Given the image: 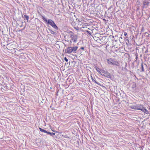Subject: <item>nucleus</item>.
Returning <instances> with one entry per match:
<instances>
[{
    "label": "nucleus",
    "instance_id": "f257e3e1",
    "mask_svg": "<svg viewBox=\"0 0 150 150\" xmlns=\"http://www.w3.org/2000/svg\"><path fill=\"white\" fill-rule=\"evenodd\" d=\"M68 33L70 38V42L71 43L72 42L74 43L76 42L78 38V36L77 35L75 34L74 32L71 31H69Z\"/></svg>",
    "mask_w": 150,
    "mask_h": 150
},
{
    "label": "nucleus",
    "instance_id": "f03ea898",
    "mask_svg": "<svg viewBox=\"0 0 150 150\" xmlns=\"http://www.w3.org/2000/svg\"><path fill=\"white\" fill-rule=\"evenodd\" d=\"M78 48V46L69 47L65 50V52L69 54H70L71 53H75Z\"/></svg>",
    "mask_w": 150,
    "mask_h": 150
},
{
    "label": "nucleus",
    "instance_id": "7ed1b4c3",
    "mask_svg": "<svg viewBox=\"0 0 150 150\" xmlns=\"http://www.w3.org/2000/svg\"><path fill=\"white\" fill-rule=\"evenodd\" d=\"M42 19L47 23L50 25L51 26L55 29H57L58 28L54 22L51 19H49L48 20L44 17H42Z\"/></svg>",
    "mask_w": 150,
    "mask_h": 150
},
{
    "label": "nucleus",
    "instance_id": "20e7f679",
    "mask_svg": "<svg viewBox=\"0 0 150 150\" xmlns=\"http://www.w3.org/2000/svg\"><path fill=\"white\" fill-rule=\"evenodd\" d=\"M107 63L109 65L119 66V64L118 61L115 59H113L112 58H110L107 59Z\"/></svg>",
    "mask_w": 150,
    "mask_h": 150
},
{
    "label": "nucleus",
    "instance_id": "39448f33",
    "mask_svg": "<svg viewBox=\"0 0 150 150\" xmlns=\"http://www.w3.org/2000/svg\"><path fill=\"white\" fill-rule=\"evenodd\" d=\"M137 110H141L146 114H148L149 113V111L144 108L143 105H137Z\"/></svg>",
    "mask_w": 150,
    "mask_h": 150
},
{
    "label": "nucleus",
    "instance_id": "423d86ee",
    "mask_svg": "<svg viewBox=\"0 0 150 150\" xmlns=\"http://www.w3.org/2000/svg\"><path fill=\"white\" fill-rule=\"evenodd\" d=\"M15 45L12 43H9L6 46L7 49L10 50H12L13 48H15Z\"/></svg>",
    "mask_w": 150,
    "mask_h": 150
},
{
    "label": "nucleus",
    "instance_id": "0eeeda50",
    "mask_svg": "<svg viewBox=\"0 0 150 150\" xmlns=\"http://www.w3.org/2000/svg\"><path fill=\"white\" fill-rule=\"evenodd\" d=\"M39 129L41 132H43L45 133L48 134H50V135L52 136L54 135L55 134L54 133L48 132L47 131L43 129H42V128H39Z\"/></svg>",
    "mask_w": 150,
    "mask_h": 150
},
{
    "label": "nucleus",
    "instance_id": "6e6552de",
    "mask_svg": "<svg viewBox=\"0 0 150 150\" xmlns=\"http://www.w3.org/2000/svg\"><path fill=\"white\" fill-rule=\"evenodd\" d=\"M100 74L104 76H105V75H108V74H110L108 71H105L104 69H102L100 71Z\"/></svg>",
    "mask_w": 150,
    "mask_h": 150
},
{
    "label": "nucleus",
    "instance_id": "1a4fd4ad",
    "mask_svg": "<svg viewBox=\"0 0 150 150\" xmlns=\"http://www.w3.org/2000/svg\"><path fill=\"white\" fill-rule=\"evenodd\" d=\"M91 80L93 82L95 83L98 84L100 85V83H98L95 80V78H93L92 77V76H91Z\"/></svg>",
    "mask_w": 150,
    "mask_h": 150
},
{
    "label": "nucleus",
    "instance_id": "9d476101",
    "mask_svg": "<svg viewBox=\"0 0 150 150\" xmlns=\"http://www.w3.org/2000/svg\"><path fill=\"white\" fill-rule=\"evenodd\" d=\"M131 108L133 109L137 110V105L135 104L131 106Z\"/></svg>",
    "mask_w": 150,
    "mask_h": 150
},
{
    "label": "nucleus",
    "instance_id": "9b49d317",
    "mask_svg": "<svg viewBox=\"0 0 150 150\" xmlns=\"http://www.w3.org/2000/svg\"><path fill=\"white\" fill-rule=\"evenodd\" d=\"M18 50L17 49H16L15 48H14L13 50H12V53L13 54H15L16 53V51Z\"/></svg>",
    "mask_w": 150,
    "mask_h": 150
},
{
    "label": "nucleus",
    "instance_id": "f8f14e48",
    "mask_svg": "<svg viewBox=\"0 0 150 150\" xmlns=\"http://www.w3.org/2000/svg\"><path fill=\"white\" fill-rule=\"evenodd\" d=\"M136 83L134 82L133 83V84L132 86V88H134L136 87Z\"/></svg>",
    "mask_w": 150,
    "mask_h": 150
},
{
    "label": "nucleus",
    "instance_id": "ddd939ff",
    "mask_svg": "<svg viewBox=\"0 0 150 150\" xmlns=\"http://www.w3.org/2000/svg\"><path fill=\"white\" fill-rule=\"evenodd\" d=\"M96 70L100 74V71L102 69H100V68H99L98 67H97L96 68Z\"/></svg>",
    "mask_w": 150,
    "mask_h": 150
},
{
    "label": "nucleus",
    "instance_id": "4468645a",
    "mask_svg": "<svg viewBox=\"0 0 150 150\" xmlns=\"http://www.w3.org/2000/svg\"><path fill=\"white\" fill-rule=\"evenodd\" d=\"M24 17L26 19V20L28 21L29 19V16L26 15H24Z\"/></svg>",
    "mask_w": 150,
    "mask_h": 150
},
{
    "label": "nucleus",
    "instance_id": "2eb2a0df",
    "mask_svg": "<svg viewBox=\"0 0 150 150\" xmlns=\"http://www.w3.org/2000/svg\"><path fill=\"white\" fill-rule=\"evenodd\" d=\"M141 67H142V71H144V69L143 67V65L142 63L141 64Z\"/></svg>",
    "mask_w": 150,
    "mask_h": 150
},
{
    "label": "nucleus",
    "instance_id": "dca6fc26",
    "mask_svg": "<svg viewBox=\"0 0 150 150\" xmlns=\"http://www.w3.org/2000/svg\"><path fill=\"white\" fill-rule=\"evenodd\" d=\"M62 136L64 138H70V137L69 136H68L66 135H62Z\"/></svg>",
    "mask_w": 150,
    "mask_h": 150
},
{
    "label": "nucleus",
    "instance_id": "f3484780",
    "mask_svg": "<svg viewBox=\"0 0 150 150\" xmlns=\"http://www.w3.org/2000/svg\"><path fill=\"white\" fill-rule=\"evenodd\" d=\"M50 32L52 34H54L55 33L54 31L52 30H50Z\"/></svg>",
    "mask_w": 150,
    "mask_h": 150
},
{
    "label": "nucleus",
    "instance_id": "a211bd4d",
    "mask_svg": "<svg viewBox=\"0 0 150 150\" xmlns=\"http://www.w3.org/2000/svg\"><path fill=\"white\" fill-rule=\"evenodd\" d=\"M64 59L66 62H67L68 61V59L66 57L64 58Z\"/></svg>",
    "mask_w": 150,
    "mask_h": 150
},
{
    "label": "nucleus",
    "instance_id": "6ab92c4d",
    "mask_svg": "<svg viewBox=\"0 0 150 150\" xmlns=\"http://www.w3.org/2000/svg\"><path fill=\"white\" fill-rule=\"evenodd\" d=\"M127 35V32H124V35L125 36H126Z\"/></svg>",
    "mask_w": 150,
    "mask_h": 150
},
{
    "label": "nucleus",
    "instance_id": "aec40b11",
    "mask_svg": "<svg viewBox=\"0 0 150 150\" xmlns=\"http://www.w3.org/2000/svg\"><path fill=\"white\" fill-rule=\"evenodd\" d=\"M52 131L53 132H56V133H58V132L57 131H54L53 130H52Z\"/></svg>",
    "mask_w": 150,
    "mask_h": 150
},
{
    "label": "nucleus",
    "instance_id": "412c9836",
    "mask_svg": "<svg viewBox=\"0 0 150 150\" xmlns=\"http://www.w3.org/2000/svg\"><path fill=\"white\" fill-rule=\"evenodd\" d=\"M80 49L81 50H84V47H81Z\"/></svg>",
    "mask_w": 150,
    "mask_h": 150
},
{
    "label": "nucleus",
    "instance_id": "4be33fe9",
    "mask_svg": "<svg viewBox=\"0 0 150 150\" xmlns=\"http://www.w3.org/2000/svg\"><path fill=\"white\" fill-rule=\"evenodd\" d=\"M144 5H145V4H144Z\"/></svg>",
    "mask_w": 150,
    "mask_h": 150
},
{
    "label": "nucleus",
    "instance_id": "5701e85b",
    "mask_svg": "<svg viewBox=\"0 0 150 150\" xmlns=\"http://www.w3.org/2000/svg\"><path fill=\"white\" fill-rule=\"evenodd\" d=\"M82 28H84L85 27H82Z\"/></svg>",
    "mask_w": 150,
    "mask_h": 150
}]
</instances>
